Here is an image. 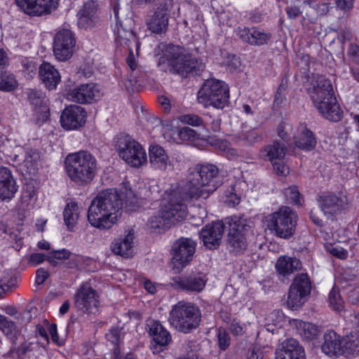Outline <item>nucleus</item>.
I'll return each mask as SVG.
<instances>
[{
	"label": "nucleus",
	"instance_id": "obj_9",
	"mask_svg": "<svg viewBox=\"0 0 359 359\" xmlns=\"http://www.w3.org/2000/svg\"><path fill=\"white\" fill-rule=\"evenodd\" d=\"M229 99L228 86L224 82L214 79L205 81L198 92L199 102L217 109H223L227 105Z\"/></svg>",
	"mask_w": 359,
	"mask_h": 359
},
{
	"label": "nucleus",
	"instance_id": "obj_25",
	"mask_svg": "<svg viewBox=\"0 0 359 359\" xmlns=\"http://www.w3.org/2000/svg\"><path fill=\"white\" fill-rule=\"evenodd\" d=\"M276 359H306L304 348L293 338L284 340L276 348Z\"/></svg>",
	"mask_w": 359,
	"mask_h": 359
},
{
	"label": "nucleus",
	"instance_id": "obj_6",
	"mask_svg": "<svg viewBox=\"0 0 359 359\" xmlns=\"http://www.w3.org/2000/svg\"><path fill=\"white\" fill-rule=\"evenodd\" d=\"M187 201H181L174 196V189L168 194V203L161 210L149 218V222L154 229L165 231L175 223L184 220L187 215Z\"/></svg>",
	"mask_w": 359,
	"mask_h": 359
},
{
	"label": "nucleus",
	"instance_id": "obj_18",
	"mask_svg": "<svg viewBox=\"0 0 359 359\" xmlns=\"http://www.w3.org/2000/svg\"><path fill=\"white\" fill-rule=\"evenodd\" d=\"M100 95L98 86L95 83H90L81 84L69 90L67 93V98L72 102L87 104L99 99Z\"/></svg>",
	"mask_w": 359,
	"mask_h": 359
},
{
	"label": "nucleus",
	"instance_id": "obj_30",
	"mask_svg": "<svg viewBox=\"0 0 359 359\" xmlns=\"http://www.w3.org/2000/svg\"><path fill=\"white\" fill-rule=\"evenodd\" d=\"M151 166L161 171H167L172 168V164L165 149L158 144L151 145L149 149Z\"/></svg>",
	"mask_w": 359,
	"mask_h": 359
},
{
	"label": "nucleus",
	"instance_id": "obj_14",
	"mask_svg": "<svg viewBox=\"0 0 359 359\" xmlns=\"http://www.w3.org/2000/svg\"><path fill=\"white\" fill-rule=\"evenodd\" d=\"M196 243L191 238L182 237L172 246V262L175 267L182 269L193 259L196 252Z\"/></svg>",
	"mask_w": 359,
	"mask_h": 359
},
{
	"label": "nucleus",
	"instance_id": "obj_46",
	"mask_svg": "<svg viewBox=\"0 0 359 359\" xmlns=\"http://www.w3.org/2000/svg\"><path fill=\"white\" fill-rule=\"evenodd\" d=\"M121 196H122V198L124 196V208L128 212L135 211L136 208L138 207V205L137 200L134 193L131 190H126L125 194H122Z\"/></svg>",
	"mask_w": 359,
	"mask_h": 359
},
{
	"label": "nucleus",
	"instance_id": "obj_1",
	"mask_svg": "<svg viewBox=\"0 0 359 359\" xmlns=\"http://www.w3.org/2000/svg\"><path fill=\"white\" fill-rule=\"evenodd\" d=\"M222 184L218 168L212 164L197 165L185 182L174 189V196L189 202L198 198H208Z\"/></svg>",
	"mask_w": 359,
	"mask_h": 359
},
{
	"label": "nucleus",
	"instance_id": "obj_40",
	"mask_svg": "<svg viewBox=\"0 0 359 359\" xmlns=\"http://www.w3.org/2000/svg\"><path fill=\"white\" fill-rule=\"evenodd\" d=\"M0 330L11 339H13L18 332L15 323L1 314H0Z\"/></svg>",
	"mask_w": 359,
	"mask_h": 359
},
{
	"label": "nucleus",
	"instance_id": "obj_47",
	"mask_svg": "<svg viewBox=\"0 0 359 359\" xmlns=\"http://www.w3.org/2000/svg\"><path fill=\"white\" fill-rule=\"evenodd\" d=\"M284 194L286 198V200L288 201L290 203H293L296 205L301 204L299 200L300 194L296 186H292L285 189Z\"/></svg>",
	"mask_w": 359,
	"mask_h": 359
},
{
	"label": "nucleus",
	"instance_id": "obj_29",
	"mask_svg": "<svg viewBox=\"0 0 359 359\" xmlns=\"http://www.w3.org/2000/svg\"><path fill=\"white\" fill-rule=\"evenodd\" d=\"M302 268V264L299 259L287 255L279 257L275 264L276 271L282 280L287 279L289 276L300 271Z\"/></svg>",
	"mask_w": 359,
	"mask_h": 359
},
{
	"label": "nucleus",
	"instance_id": "obj_3",
	"mask_svg": "<svg viewBox=\"0 0 359 359\" xmlns=\"http://www.w3.org/2000/svg\"><path fill=\"white\" fill-rule=\"evenodd\" d=\"M113 13L116 19L115 34L116 42L121 46H126L130 51V55L127 58V63L132 72L128 76L124 85L129 92L133 90L134 86L139 81V73H141L140 68L137 67L133 55L130 44H135L138 48L139 43L137 37L133 31L134 21L130 16L127 17L123 11H121L120 6L114 4Z\"/></svg>",
	"mask_w": 359,
	"mask_h": 359
},
{
	"label": "nucleus",
	"instance_id": "obj_61",
	"mask_svg": "<svg viewBox=\"0 0 359 359\" xmlns=\"http://www.w3.org/2000/svg\"><path fill=\"white\" fill-rule=\"evenodd\" d=\"M330 3L322 1L319 2L316 5V8L317 12L322 15H324L330 12V9L332 8V6H330Z\"/></svg>",
	"mask_w": 359,
	"mask_h": 359
},
{
	"label": "nucleus",
	"instance_id": "obj_20",
	"mask_svg": "<svg viewBox=\"0 0 359 359\" xmlns=\"http://www.w3.org/2000/svg\"><path fill=\"white\" fill-rule=\"evenodd\" d=\"M78 26L82 29H91L100 22L98 4L95 1L88 0L83 4L77 13Z\"/></svg>",
	"mask_w": 359,
	"mask_h": 359
},
{
	"label": "nucleus",
	"instance_id": "obj_52",
	"mask_svg": "<svg viewBox=\"0 0 359 359\" xmlns=\"http://www.w3.org/2000/svg\"><path fill=\"white\" fill-rule=\"evenodd\" d=\"M182 121L192 126H199L203 123L201 117L196 114H187L183 116Z\"/></svg>",
	"mask_w": 359,
	"mask_h": 359
},
{
	"label": "nucleus",
	"instance_id": "obj_26",
	"mask_svg": "<svg viewBox=\"0 0 359 359\" xmlns=\"http://www.w3.org/2000/svg\"><path fill=\"white\" fill-rule=\"evenodd\" d=\"M321 212L327 218L340 213L345 209L343 200L334 194H327L320 196L317 199Z\"/></svg>",
	"mask_w": 359,
	"mask_h": 359
},
{
	"label": "nucleus",
	"instance_id": "obj_54",
	"mask_svg": "<svg viewBox=\"0 0 359 359\" xmlns=\"http://www.w3.org/2000/svg\"><path fill=\"white\" fill-rule=\"evenodd\" d=\"M245 359H263V353L258 347L251 346L246 353Z\"/></svg>",
	"mask_w": 359,
	"mask_h": 359
},
{
	"label": "nucleus",
	"instance_id": "obj_27",
	"mask_svg": "<svg viewBox=\"0 0 359 359\" xmlns=\"http://www.w3.org/2000/svg\"><path fill=\"white\" fill-rule=\"evenodd\" d=\"M179 59L170 70L182 76H187L189 74L194 76L199 75L205 69V65L195 58H190L183 55Z\"/></svg>",
	"mask_w": 359,
	"mask_h": 359
},
{
	"label": "nucleus",
	"instance_id": "obj_45",
	"mask_svg": "<svg viewBox=\"0 0 359 359\" xmlns=\"http://www.w3.org/2000/svg\"><path fill=\"white\" fill-rule=\"evenodd\" d=\"M39 155L36 153H27L24 160V165L27 168V172L30 174H35L38 170L37 158Z\"/></svg>",
	"mask_w": 359,
	"mask_h": 359
},
{
	"label": "nucleus",
	"instance_id": "obj_5",
	"mask_svg": "<svg viewBox=\"0 0 359 359\" xmlns=\"http://www.w3.org/2000/svg\"><path fill=\"white\" fill-rule=\"evenodd\" d=\"M67 176L78 185L90 183L97 171V161L90 152L81 151L69 154L65 160Z\"/></svg>",
	"mask_w": 359,
	"mask_h": 359
},
{
	"label": "nucleus",
	"instance_id": "obj_16",
	"mask_svg": "<svg viewBox=\"0 0 359 359\" xmlns=\"http://www.w3.org/2000/svg\"><path fill=\"white\" fill-rule=\"evenodd\" d=\"M74 300V305L78 311L86 313H93L97 311L98 295L87 283L82 284L77 290Z\"/></svg>",
	"mask_w": 359,
	"mask_h": 359
},
{
	"label": "nucleus",
	"instance_id": "obj_21",
	"mask_svg": "<svg viewBox=\"0 0 359 359\" xmlns=\"http://www.w3.org/2000/svg\"><path fill=\"white\" fill-rule=\"evenodd\" d=\"M149 326V334L154 342L151 349L154 353H159L171 343V334L159 321H151Z\"/></svg>",
	"mask_w": 359,
	"mask_h": 359
},
{
	"label": "nucleus",
	"instance_id": "obj_7",
	"mask_svg": "<svg viewBox=\"0 0 359 359\" xmlns=\"http://www.w3.org/2000/svg\"><path fill=\"white\" fill-rule=\"evenodd\" d=\"M168 320L177 331L189 333L199 326L201 310L194 304L179 302L170 311Z\"/></svg>",
	"mask_w": 359,
	"mask_h": 359
},
{
	"label": "nucleus",
	"instance_id": "obj_31",
	"mask_svg": "<svg viewBox=\"0 0 359 359\" xmlns=\"http://www.w3.org/2000/svg\"><path fill=\"white\" fill-rule=\"evenodd\" d=\"M18 190L16 183L11 170L6 167H0V199L11 200Z\"/></svg>",
	"mask_w": 359,
	"mask_h": 359
},
{
	"label": "nucleus",
	"instance_id": "obj_58",
	"mask_svg": "<svg viewBox=\"0 0 359 359\" xmlns=\"http://www.w3.org/2000/svg\"><path fill=\"white\" fill-rule=\"evenodd\" d=\"M51 255V257H54L58 260L61 259H67L69 258L71 255V252L66 249H62L60 250H54L49 253Z\"/></svg>",
	"mask_w": 359,
	"mask_h": 359
},
{
	"label": "nucleus",
	"instance_id": "obj_12",
	"mask_svg": "<svg viewBox=\"0 0 359 359\" xmlns=\"http://www.w3.org/2000/svg\"><path fill=\"white\" fill-rule=\"evenodd\" d=\"M229 223V231L227 235L226 248L231 252L243 253L247 248V240L245 233L250 227L244 220L235 218Z\"/></svg>",
	"mask_w": 359,
	"mask_h": 359
},
{
	"label": "nucleus",
	"instance_id": "obj_8",
	"mask_svg": "<svg viewBox=\"0 0 359 359\" xmlns=\"http://www.w3.org/2000/svg\"><path fill=\"white\" fill-rule=\"evenodd\" d=\"M297 215L292 208L282 206L265 217L267 229L271 233L283 239H289L295 232Z\"/></svg>",
	"mask_w": 359,
	"mask_h": 359
},
{
	"label": "nucleus",
	"instance_id": "obj_43",
	"mask_svg": "<svg viewBox=\"0 0 359 359\" xmlns=\"http://www.w3.org/2000/svg\"><path fill=\"white\" fill-rule=\"evenodd\" d=\"M17 86V81L13 75L8 74L6 70L0 72V90L11 91Z\"/></svg>",
	"mask_w": 359,
	"mask_h": 359
},
{
	"label": "nucleus",
	"instance_id": "obj_49",
	"mask_svg": "<svg viewBox=\"0 0 359 359\" xmlns=\"http://www.w3.org/2000/svg\"><path fill=\"white\" fill-rule=\"evenodd\" d=\"M218 346L221 350H226L230 345V336L225 329L219 327L217 330Z\"/></svg>",
	"mask_w": 359,
	"mask_h": 359
},
{
	"label": "nucleus",
	"instance_id": "obj_55",
	"mask_svg": "<svg viewBox=\"0 0 359 359\" xmlns=\"http://www.w3.org/2000/svg\"><path fill=\"white\" fill-rule=\"evenodd\" d=\"M37 67L35 62H29L23 65V73L25 76L32 78L36 74Z\"/></svg>",
	"mask_w": 359,
	"mask_h": 359
},
{
	"label": "nucleus",
	"instance_id": "obj_4",
	"mask_svg": "<svg viewBox=\"0 0 359 359\" xmlns=\"http://www.w3.org/2000/svg\"><path fill=\"white\" fill-rule=\"evenodd\" d=\"M311 99L318 112L326 119L337 122L342 118V111L334 96L330 79L318 75L311 82Z\"/></svg>",
	"mask_w": 359,
	"mask_h": 359
},
{
	"label": "nucleus",
	"instance_id": "obj_2",
	"mask_svg": "<svg viewBox=\"0 0 359 359\" xmlns=\"http://www.w3.org/2000/svg\"><path fill=\"white\" fill-rule=\"evenodd\" d=\"M123 208V198L114 189L99 193L88 210L90 224L100 229L111 228L116 222L118 212Z\"/></svg>",
	"mask_w": 359,
	"mask_h": 359
},
{
	"label": "nucleus",
	"instance_id": "obj_42",
	"mask_svg": "<svg viewBox=\"0 0 359 359\" xmlns=\"http://www.w3.org/2000/svg\"><path fill=\"white\" fill-rule=\"evenodd\" d=\"M27 100L30 104L36 108H42V110H46V107L43 105L44 96L41 91L34 89H27L25 91Z\"/></svg>",
	"mask_w": 359,
	"mask_h": 359
},
{
	"label": "nucleus",
	"instance_id": "obj_35",
	"mask_svg": "<svg viewBox=\"0 0 359 359\" xmlns=\"http://www.w3.org/2000/svg\"><path fill=\"white\" fill-rule=\"evenodd\" d=\"M39 76L46 87L49 90L56 88L60 81L58 71L50 63L44 62L39 67Z\"/></svg>",
	"mask_w": 359,
	"mask_h": 359
},
{
	"label": "nucleus",
	"instance_id": "obj_48",
	"mask_svg": "<svg viewBox=\"0 0 359 359\" xmlns=\"http://www.w3.org/2000/svg\"><path fill=\"white\" fill-rule=\"evenodd\" d=\"M177 134L182 141H194L198 137V134L196 130L187 126L180 128Z\"/></svg>",
	"mask_w": 359,
	"mask_h": 359
},
{
	"label": "nucleus",
	"instance_id": "obj_11",
	"mask_svg": "<svg viewBox=\"0 0 359 359\" xmlns=\"http://www.w3.org/2000/svg\"><path fill=\"white\" fill-rule=\"evenodd\" d=\"M311 281L307 273L297 276L291 284L288 292L287 304L289 308L296 310L305 302L306 297L310 294Z\"/></svg>",
	"mask_w": 359,
	"mask_h": 359
},
{
	"label": "nucleus",
	"instance_id": "obj_53",
	"mask_svg": "<svg viewBox=\"0 0 359 359\" xmlns=\"http://www.w3.org/2000/svg\"><path fill=\"white\" fill-rule=\"evenodd\" d=\"M226 65L227 70L233 72L238 69L241 65V62L239 58L236 55H229L227 57Z\"/></svg>",
	"mask_w": 359,
	"mask_h": 359
},
{
	"label": "nucleus",
	"instance_id": "obj_10",
	"mask_svg": "<svg viewBox=\"0 0 359 359\" xmlns=\"http://www.w3.org/2000/svg\"><path fill=\"white\" fill-rule=\"evenodd\" d=\"M116 148L119 156L128 164L138 168L147 163V154L142 145L129 135L117 138Z\"/></svg>",
	"mask_w": 359,
	"mask_h": 359
},
{
	"label": "nucleus",
	"instance_id": "obj_51",
	"mask_svg": "<svg viewBox=\"0 0 359 359\" xmlns=\"http://www.w3.org/2000/svg\"><path fill=\"white\" fill-rule=\"evenodd\" d=\"M229 329L233 334L242 335L244 333L245 326L237 318H233Z\"/></svg>",
	"mask_w": 359,
	"mask_h": 359
},
{
	"label": "nucleus",
	"instance_id": "obj_57",
	"mask_svg": "<svg viewBox=\"0 0 359 359\" xmlns=\"http://www.w3.org/2000/svg\"><path fill=\"white\" fill-rule=\"evenodd\" d=\"M336 8L344 11H349L353 6L354 0H334Z\"/></svg>",
	"mask_w": 359,
	"mask_h": 359
},
{
	"label": "nucleus",
	"instance_id": "obj_19",
	"mask_svg": "<svg viewBox=\"0 0 359 359\" xmlns=\"http://www.w3.org/2000/svg\"><path fill=\"white\" fill-rule=\"evenodd\" d=\"M86 112L79 105L71 104L67 107L60 116L61 126L67 130H74L86 123Z\"/></svg>",
	"mask_w": 359,
	"mask_h": 359
},
{
	"label": "nucleus",
	"instance_id": "obj_13",
	"mask_svg": "<svg viewBox=\"0 0 359 359\" xmlns=\"http://www.w3.org/2000/svg\"><path fill=\"white\" fill-rule=\"evenodd\" d=\"M76 39L69 29L61 28L53 39V53L56 59L67 61L72 57L75 50Z\"/></svg>",
	"mask_w": 359,
	"mask_h": 359
},
{
	"label": "nucleus",
	"instance_id": "obj_60",
	"mask_svg": "<svg viewBox=\"0 0 359 359\" xmlns=\"http://www.w3.org/2000/svg\"><path fill=\"white\" fill-rule=\"evenodd\" d=\"M46 256L41 253H32L28 260V263L32 266H36L45 260Z\"/></svg>",
	"mask_w": 359,
	"mask_h": 359
},
{
	"label": "nucleus",
	"instance_id": "obj_22",
	"mask_svg": "<svg viewBox=\"0 0 359 359\" xmlns=\"http://www.w3.org/2000/svg\"><path fill=\"white\" fill-rule=\"evenodd\" d=\"M206 280L201 273H190L172 278V285L185 292H201L205 287Z\"/></svg>",
	"mask_w": 359,
	"mask_h": 359
},
{
	"label": "nucleus",
	"instance_id": "obj_15",
	"mask_svg": "<svg viewBox=\"0 0 359 359\" xmlns=\"http://www.w3.org/2000/svg\"><path fill=\"white\" fill-rule=\"evenodd\" d=\"M172 6V0H160L153 15L147 20V28L154 34L162 35L168 28L169 12Z\"/></svg>",
	"mask_w": 359,
	"mask_h": 359
},
{
	"label": "nucleus",
	"instance_id": "obj_62",
	"mask_svg": "<svg viewBox=\"0 0 359 359\" xmlns=\"http://www.w3.org/2000/svg\"><path fill=\"white\" fill-rule=\"evenodd\" d=\"M286 13L289 18L295 19L302 13L300 9L295 6H287L285 8Z\"/></svg>",
	"mask_w": 359,
	"mask_h": 359
},
{
	"label": "nucleus",
	"instance_id": "obj_38",
	"mask_svg": "<svg viewBox=\"0 0 359 359\" xmlns=\"http://www.w3.org/2000/svg\"><path fill=\"white\" fill-rule=\"evenodd\" d=\"M343 355L351 357L359 355V334L351 333L342 339Z\"/></svg>",
	"mask_w": 359,
	"mask_h": 359
},
{
	"label": "nucleus",
	"instance_id": "obj_41",
	"mask_svg": "<svg viewBox=\"0 0 359 359\" xmlns=\"http://www.w3.org/2000/svg\"><path fill=\"white\" fill-rule=\"evenodd\" d=\"M330 307L337 312H341L344 308V302L341 298L339 288L333 287L328 294Z\"/></svg>",
	"mask_w": 359,
	"mask_h": 359
},
{
	"label": "nucleus",
	"instance_id": "obj_59",
	"mask_svg": "<svg viewBox=\"0 0 359 359\" xmlns=\"http://www.w3.org/2000/svg\"><path fill=\"white\" fill-rule=\"evenodd\" d=\"M48 272L43 268H40L36 271L35 283L37 285L43 284L48 278Z\"/></svg>",
	"mask_w": 359,
	"mask_h": 359
},
{
	"label": "nucleus",
	"instance_id": "obj_34",
	"mask_svg": "<svg viewBox=\"0 0 359 359\" xmlns=\"http://www.w3.org/2000/svg\"><path fill=\"white\" fill-rule=\"evenodd\" d=\"M287 147L280 140H274L271 144L264 146L260 150L261 156L270 162L276 160H283L286 154Z\"/></svg>",
	"mask_w": 359,
	"mask_h": 359
},
{
	"label": "nucleus",
	"instance_id": "obj_50",
	"mask_svg": "<svg viewBox=\"0 0 359 359\" xmlns=\"http://www.w3.org/2000/svg\"><path fill=\"white\" fill-rule=\"evenodd\" d=\"M274 172L280 176H286L289 174V168L283 162V160H276L271 162Z\"/></svg>",
	"mask_w": 359,
	"mask_h": 359
},
{
	"label": "nucleus",
	"instance_id": "obj_39",
	"mask_svg": "<svg viewBox=\"0 0 359 359\" xmlns=\"http://www.w3.org/2000/svg\"><path fill=\"white\" fill-rule=\"evenodd\" d=\"M79 207L74 202L68 203L63 212L64 221L69 231H72L79 219Z\"/></svg>",
	"mask_w": 359,
	"mask_h": 359
},
{
	"label": "nucleus",
	"instance_id": "obj_33",
	"mask_svg": "<svg viewBox=\"0 0 359 359\" xmlns=\"http://www.w3.org/2000/svg\"><path fill=\"white\" fill-rule=\"evenodd\" d=\"M294 143L296 147L309 151L315 149L317 140L311 130L304 126H302L294 137Z\"/></svg>",
	"mask_w": 359,
	"mask_h": 359
},
{
	"label": "nucleus",
	"instance_id": "obj_17",
	"mask_svg": "<svg viewBox=\"0 0 359 359\" xmlns=\"http://www.w3.org/2000/svg\"><path fill=\"white\" fill-rule=\"evenodd\" d=\"M60 0H15L17 6L30 16H42L55 11Z\"/></svg>",
	"mask_w": 359,
	"mask_h": 359
},
{
	"label": "nucleus",
	"instance_id": "obj_44",
	"mask_svg": "<svg viewBox=\"0 0 359 359\" xmlns=\"http://www.w3.org/2000/svg\"><path fill=\"white\" fill-rule=\"evenodd\" d=\"M240 140L244 141L248 145H252L262 140L261 135L255 130L242 132L238 137Z\"/></svg>",
	"mask_w": 359,
	"mask_h": 359
},
{
	"label": "nucleus",
	"instance_id": "obj_63",
	"mask_svg": "<svg viewBox=\"0 0 359 359\" xmlns=\"http://www.w3.org/2000/svg\"><path fill=\"white\" fill-rule=\"evenodd\" d=\"M8 65V57L6 51L0 49V72H4Z\"/></svg>",
	"mask_w": 359,
	"mask_h": 359
},
{
	"label": "nucleus",
	"instance_id": "obj_32",
	"mask_svg": "<svg viewBox=\"0 0 359 359\" xmlns=\"http://www.w3.org/2000/svg\"><path fill=\"white\" fill-rule=\"evenodd\" d=\"M135 238L133 230H130L123 237L115 239L111 250L115 254L128 258L133 255V241Z\"/></svg>",
	"mask_w": 359,
	"mask_h": 359
},
{
	"label": "nucleus",
	"instance_id": "obj_37",
	"mask_svg": "<svg viewBox=\"0 0 359 359\" xmlns=\"http://www.w3.org/2000/svg\"><path fill=\"white\" fill-rule=\"evenodd\" d=\"M299 334L305 340L312 341L317 339L320 333V330L317 325L309 322L302 320L294 321Z\"/></svg>",
	"mask_w": 359,
	"mask_h": 359
},
{
	"label": "nucleus",
	"instance_id": "obj_28",
	"mask_svg": "<svg viewBox=\"0 0 359 359\" xmlns=\"http://www.w3.org/2000/svg\"><path fill=\"white\" fill-rule=\"evenodd\" d=\"M321 350L330 358L343 355V344L340 336L334 330H327L323 334Z\"/></svg>",
	"mask_w": 359,
	"mask_h": 359
},
{
	"label": "nucleus",
	"instance_id": "obj_56",
	"mask_svg": "<svg viewBox=\"0 0 359 359\" xmlns=\"http://www.w3.org/2000/svg\"><path fill=\"white\" fill-rule=\"evenodd\" d=\"M121 330L116 327H113L110 330L109 332L107 334L108 341H111L115 346H117L120 341Z\"/></svg>",
	"mask_w": 359,
	"mask_h": 359
},
{
	"label": "nucleus",
	"instance_id": "obj_64",
	"mask_svg": "<svg viewBox=\"0 0 359 359\" xmlns=\"http://www.w3.org/2000/svg\"><path fill=\"white\" fill-rule=\"evenodd\" d=\"M13 284V280H11V278L8 280H7L6 278L0 279V298L3 296L6 291L11 288V286Z\"/></svg>",
	"mask_w": 359,
	"mask_h": 359
},
{
	"label": "nucleus",
	"instance_id": "obj_24",
	"mask_svg": "<svg viewBox=\"0 0 359 359\" xmlns=\"http://www.w3.org/2000/svg\"><path fill=\"white\" fill-rule=\"evenodd\" d=\"M224 229V226L222 222H214L201 229L200 238L208 248H217L220 245Z\"/></svg>",
	"mask_w": 359,
	"mask_h": 359
},
{
	"label": "nucleus",
	"instance_id": "obj_36",
	"mask_svg": "<svg viewBox=\"0 0 359 359\" xmlns=\"http://www.w3.org/2000/svg\"><path fill=\"white\" fill-rule=\"evenodd\" d=\"M158 48L163 52L162 56L159 58V65H161L165 62H168V64L172 69L175 63H177V62L180 60V57L183 55L182 54L181 48L180 46H174L172 44L167 45L161 43L158 46Z\"/></svg>",
	"mask_w": 359,
	"mask_h": 359
},
{
	"label": "nucleus",
	"instance_id": "obj_23",
	"mask_svg": "<svg viewBox=\"0 0 359 359\" xmlns=\"http://www.w3.org/2000/svg\"><path fill=\"white\" fill-rule=\"evenodd\" d=\"M237 35L243 42L255 46L265 45L271 39V33L256 27H238Z\"/></svg>",
	"mask_w": 359,
	"mask_h": 359
}]
</instances>
